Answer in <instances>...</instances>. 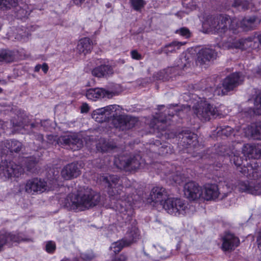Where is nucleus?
<instances>
[{
	"label": "nucleus",
	"instance_id": "1",
	"mask_svg": "<svg viewBox=\"0 0 261 261\" xmlns=\"http://www.w3.org/2000/svg\"><path fill=\"white\" fill-rule=\"evenodd\" d=\"M100 200V195L89 188L81 189L67 197L68 206L71 209L82 211L97 205Z\"/></svg>",
	"mask_w": 261,
	"mask_h": 261
},
{
	"label": "nucleus",
	"instance_id": "2",
	"mask_svg": "<svg viewBox=\"0 0 261 261\" xmlns=\"http://www.w3.org/2000/svg\"><path fill=\"white\" fill-rule=\"evenodd\" d=\"M119 178L115 175L102 176L100 178V181L108 184L110 188L108 193L111 200H127L130 201L128 198H126L121 184H119Z\"/></svg>",
	"mask_w": 261,
	"mask_h": 261
},
{
	"label": "nucleus",
	"instance_id": "3",
	"mask_svg": "<svg viewBox=\"0 0 261 261\" xmlns=\"http://www.w3.org/2000/svg\"><path fill=\"white\" fill-rule=\"evenodd\" d=\"M58 186L56 179L48 180L47 181H45L37 178L29 180L27 182L24 188L26 192L34 194L54 190Z\"/></svg>",
	"mask_w": 261,
	"mask_h": 261
},
{
	"label": "nucleus",
	"instance_id": "4",
	"mask_svg": "<svg viewBox=\"0 0 261 261\" xmlns=\"http://www.w3.org/2000/svg\"><path fill=\"white\" fill-rule=\"evenodd\" d=\"M163 208L168 214L175 216L185 215L188 209L184 200L174 197L167 198Z\"/></svg>",
	"mask_w": 261,
	"mask_h": 261
},
{
	"label": "nucleus",
	"instance_id": "5",
	"mask_svg": "<svg viewBox=\"0 0 261 261\" xmlns=\"http://www.w3.org/2000/svg\"><path fill=\"white\" fill-rule=\"evenodd\" d=\"M143 161L141 157L137 154L135 156L123 155L116 157L114 164L120 169L126 170H136L142 166Z\"/></svg>",
	"mask_w": 261,
	"mask_h": 261
},
{
	"label": "nucleus",
	"instance_id": "6",
	"mask_svg": "<svg viewBox=\"0 0 261 261\" xmlns=\"http://www.w3.org/2000/svg\"><path fill=\"white\" fill-rule=\"evenodd\" d=\"M230 22V18L228 16L220 15L208 18L205 24L211 31L221 35L228 30Z\"/></svg>",
	"mask_w": 261,
	"mask_h": 261
},
{
	"label": "nucleus",
	"instance_id": "7",
	"mask_svg": "<svg viewBox=\"0 0 261 261\" xmlns=\"http://www.w3.org/2000/svg\"><path fill=\"white\" fill-rule=\"evenodd\" d=\"M244 81V76L240 72H234L227 76L223 81V89H217L216 92L219 95H224L235 87L242 84Z\"/></svg>",
	"mask_w": 261,
	"mask_h": 261
},
{
	"label": "nucleus",
	"instance_id": "8",
	"mask_svg": "<svg viewBox=\"0 0 261 261\" xmlns=\"http://www.w3.org/2000/svg\"><path fill=\"white\" fill-rule=\"evenodd\" d=\"M23 172L22 167L11 161H2L0 163V176L6 178L18 177Z\"/></svg>",
	"mask_w": 261,
	"mask_h": 261
},
{
	"label": "nucleus",
	"instance_id": "9",
	"mask_svg": "<svg viewBox=\"0 0 261 261\" xmlns=\"http://www.w3.org/2000/svg\"><path fill=\"white\" fill-rule=\"evenodd\" d=\"M185 197L189 200H196L201 199L202 187L194 181H190L185 184L184 187Z\"/></svg>",
	"mask_w": 261,
	"mask_h": 261
},
{
	"label": "nucleus",
	"instance_id": "10",
	"mask_svg": "<svg viewBox=\"0 0 261 261\" xmlns=\"http://www.w3.org/2000/svg\"><path fill=\"white\" fill-rule=\"evenodd\" d=\"M115 95L116 93L113 91L99 88L89 89L86 91V93L87 98L93 101H96L104 97L111 98Z\"/></svg>",
	"mask_w": 261,
	"mask_h": 261
},
{
	"label": "nucleus",
	"instance_id": "11",
	"mask_svg": "<svg viewBox=\"0 0 261 261\" xmlns=\"http://www.w3.org/2000/svg\"><path fill=\"white\" fill-rule=\"evenodd\" d=\"M222 249L224 251H232L237 247L240 243L239 238L234 234L227 232L222 238Z\"/></svg>",
	"mask_w": 261,
	"mask_h": 261
},
{
	"label": "nucleus",
	"instance_id": "12",
	"mask_svg": "<svg viewBox=\"0 0 261 261\" xmlns=\"http://www.w3.org/2000/svg\"><path fill=\"white\" fill-rule=\"evenodd\" d=\"M220 194L218 186L216 184H207L202 187L201 199L207 201L215 200Z\"/></svg>",
	"mask_w": 261,
	"mask_h": 261
},
{
	"label": "nucleus",
	"instance_id": "13",
	"mask_svg": "<svg viewBox=\"0 0 261 261\" xmlns=\"http://www.w3.org/2000/svg\"><path fill=\"white\" fill-rule=\"evenodd\" d=\"M195 114L200 113L205 114H217L218 113L217 109L210 105L205 100L198 101L193 107Z\"/></svg>",
	"mask_w": 261,
	"mask_h": 261
},
{
	"label": "nucleus",
	"instance_id": "14",
	"mask_svg": "<svg viewBox=\"0 0 261 261\" xmlns=\"http://www.w3.org/2000/svg\"><path fill=\"white\" fill-rule=\"evenodd\" d=\"M150 198L154 203H159L164 207V203L167 198L170 197L168 196V193L166 189L163 187H155L151 190Z\"/></svg>",
	"mask_w": 261,
	"mask_h": 261
},
{
	"label": "nucleus",
	"instance_id": "15",
	"mask_svg": "<svg viewBox=\"0 0 261 261\" xmlns=\"http://www.w3.org/2000/svg\"><path fill=\"white\" fill-rule=\"evenodd\" d=\"M256 163L254 162L247 166H244L238 169L239 172L248 178L255 179L261 176L260 170L261 167H256Z\"/></svg>",
	"mask_w": 261,
	"mask_h": 261
},
{
	"label": "nucleus",
	"instance_id": "16",
	"mask_svg": "<svg viewBox=\"0 0 261 261\" xmlns=\"http://www.w3.org/2000/svg\"><path fill=\"white\" fill-rule=\"evenodd\" d=\"M23 239L18 233H9L0 234V251H2L6 245H12L13 243H18Z\"/></svg>",
	"mask_w": 261,
	"mask_h": 261
},
{
	"label": "nucleus",
	"instance_id": "17",
	"mask_svg": "<svg viewBox=\"0 0 261 261\" xmlns=\"http://www.w3.org/2000/svg\"><path fill=\"white\" fill-rule=\"evenodd\" d=\"M255 38L249 37L246 39H241L234 41L230 44L227 46L228 48H238L242 50L247 49L249 48H254L256 47Z\"/></svg>",
	"mask_w": 261,
	"mask_h": 261
},
{
	"label": "nucleus",
	"instance_id": "18",
	"mask_svg": "<svg viewBox=\"0 0 261 261\" xmlns=\"http://www.w3.org/2000/svg\"><path fill=\"white\" fill-rule=\"evenodd\" d=\"M128 111L117 105H112L99 108L93 112V114H124Z\"/></svg>",
	"mask_w": 261,
	"mask_h": 261
},
{
	"label": "nucleus",
	"instance_id": "19",
	"mask_svg": "<svg viewBox=\"0 0 261 261\" xmlns=\"http://www.w3.org/2000/svg\"><path fill=\"white\" fill-rule=\"evenodd\" d=\"M242 152L249 158H261V145L245 144L242 148Z\"/></svg>",
	"mask_w": 261,
	"mask_h": 261
},
{
	"label": "nucleus",
	"instance_id": "20",
	"mask_svg": "<svg viewBox=\"0 0 261 261\" xmlns=\"http://www.w3.org/2000/svg\"><path fill=\"white\" fill-rule=\"evenodd\" d=\"M59 140L61 142L63 141L64 144L68 145L70 148L73 151L80 149L83 146V141L78 139L75 134L61 137Z\"/></svg>",
	"mask_w": 261,
	"mask_h": 261
},
{
	"label": "nucleus",
	"instance_id": "21",
	"mask_svg": "<svg viewBox=\"0 0 261 261\" xmlns=\"http://www.w3.org/2000/svg\"><path fill=\"white\" fill-rule=\"evenodd\" d=\"M81 174L77 166L73 163L65 166L61 171L62 177L65 180L76 178Z\"/></svg>",
	"mask_w": 261,
	"mask_h": 261
},
{
	"label": "nucleus",
	"instance_id": "22",
	"mask_svg": "<svg viewBox=\"0 0 261 261\" xmlns=\"http://www.w3.org/2000/svg\"><path fill=\"white\" fill-rule=\"evenodd\" d=\"M92 74L99 78L107 77L113 73V69L109 65L101 64L94 68L91 71Z\"/></svg>",
	"mask_w": 261,
	"mask_h": 261
},
{
	"label": "nucleus",
	"instance_id": "23",
	"mask_svg": "<svg viewBox=\"0 0 261 261\" xmlns=\"http://www.w3.org/2000/svg\"><path fill=\"white\" fill-rule=\"evenodd\" d=\"M217 57V53L212 49L203 48L198 53L197 62L202 64L206 61L214 60Z\"/></svg>",
	"mask_w": 261,
	"mask_h": 261
},
{
	"label": "nucleus",
	"instance_id": "24",
	"mask_svg": "<svg viewBox=\"0 0 261 261\" xmlns=\"http://www.w3.org/2000/svg\"><path fill=\"white\" fill-rule=\"evenodd\" d=\"M256 18L255 16H252L248 18H244L240 22V27L245 31L254 29L258 24Z\"/></svg>",
	"mask_w": 261,
	"mask_h": 261
},
{
	"label": "nucleus",
	"instance_id": "25",
	"mask_svg": "<svg viewBox=\"0 0 261 261\" xmlns=\"http://www.w3.org/2000/svg\"><path fill=\"white\" fill-rule=\"evenodd\" d=\"M92 49V42L89 38H84L80 40L77 45V49L80 53L84 55L90 53Z\"/></svg>",
	"mask_w": 261,
	"mask_h": 261
},
{
	"label": "nucleus",
	"instance_id": "26",
	"mask_svg": "<svg viewBox=\"0 0 261 261\" xmlns=\"http://www.w3.org/2000/svg\"><path fill=\"white\" fill-rule=\"evenodd\" d=\"M97 149L101 152H107L113 150L116 147L115 143L112 141H106L103 139H100L99 142L96 144Z\"/></svg>",
	"mask_w": 261,
	"mask_h": 261
},
{
	"label": "nucleus",
	"instance_id": "27",
	"mask_svg": "<svg viewBox=\"0 0 261 261\" xmlns=\"http://www.w3.org/2000/svg\"><path fill=\"white\" fill-rule=\"evenodd\" d=\"M21 148V143L16 140L6 141L5 142V148L2 147L1 152L3 153L7 149L10 152H18L20 151Z\"/></svg>",
	"mask_w": 261,
	"mask_h": 261
},
{
	"label": "nucleus",
	"instance_id": "28",
	"mask_svg": "<svg viewBox=\"0 0 261 261\" xmlns=\"http://www.w3.org/2000/svg\"><path fill=\"white\" fill-rule=\"evenodd\" d=\"M245 135L247 137H252L255 139H261V124L258 126L253 125L248 127L245 131Z\"/></svg>",
	"mask_w": 261,
	"mask_h": 261
},
{
	"label": "nucleus",
	"instance_id": "29",
	"mask_svg": "<svg viewBox=\"0 0 261 261\" xmlns=\"http://www.w3.org/2000/svg\"><path fill=\"white\" fill-rule=\"evenodd\" d=\"M136 239V237H133V238L129 240L128 241L122 240L112 244L110 247V249L112 250L115 253H119L121 249L125 246L129 245L132 244Z\"/></svg>",
	"mask_w": 261,
	"mask_h": 261
},
{
	"label": "nucleus",
	"instance_id": "30",
	"mask_svg": "<svg viewBox=\"0 0 261 261\" xmlns=\"http://www.w3.org/2000/svg\"><path fill=\"white\" fill-rule=\"evenodd\" d=\"M186 42L173 41L163 47V53L169 55L170 54L175 53L179 49L181 46L186 44Z\"/></svg>",
	"mask_w": 261,
	"mask_h": 261
},
{
	"label": "nucleus",
	"instance_id": "31",
	"mask_svg": "<svg viewBox=\"0 0 261 261\" xmlns=\"http://www.w3.org/2000/svg\"><path fill=\"white\" fill-rule=\"evenodd\" d=\"M226 151V153L230 157V161H233L234 164L237 168V169L241 167L243 164V160L239 156V151L234 148L231 151L228 150Z\"/></svg>",
	"mask_w": 261,
	"mask_h": 261
},
{
	"label": "nucleus",
	"instance_id": "32",
	"mask_svg": "<svg viewBox=\"0 0 261 261\" xmlns=\"http://www.w3.org/2000/svg\"><path fill=\"white\" fill-rule=\"evenodd\" d=\"M15 58V55L11 50L4 49L0 51V62H12Z\"/></svg>",
	"mask_w": 261,
	"mask_h": 261
},
{
	"label": "nucleus",
	"instance_id": "33",
	"mask_svg": "<svg viewBox=\"0 0 261 261\" xmlns=\"http://www.w3.org/2000/svg\"><path fill=\"white\" fill-rule=\"evenodd\" d=\"M252 181H239L237 185V188L240 192H245L249 194L253 193V191L250 190Z\"/></svg>",
	"mask_w": 261,
	"mask_h": 261
},
{
	"label": "nucleus",
	"instance_id": "34",
	"mask_svg": "<svg viewBox=\"0 0 261 261\" xmlns=\"http://www.w3.org/2000/svg\"><path fill=\"white\" fill-rule=\"evenodd\" d=\"M254 109H250L247 113L249 114H261V91L257 95L254 100Z\"/></svg>",
	"mask_w": 261,
	"mask_h": 261
},
{
	"label": "nucleus",
	"instance_id": "35",
	"mask_svg": "<svg viewBox=\"0 0 261 261\" xmlns=\"http://www.w3.org/2000/svg\"><path fill=\"white\" fill-rule=\"evenodd\" d=\"M124 116L125 115H113V122L116 127L123 129L124 126H125V128L127 127V124Z\"/></svg>",
	"mask_w": 261,
	"mask_h": 261
},
{
	"label": "nucleus",
	"instance_id": "36",
	"mask_svg": "<svg viewBox=\"0 0 261 261\" xmlns=\"http://www.w3.org/2000/svg\"><path fill=\"white\" fill-rule=\"evenodd\" d=\"M18 0H0V9L6 10L17 6Z\"/></svg>",
	"mask_w": 261,
	"mask_h": 261
},
{
	"label": "nucleus",
	"instance_id": "37",
	"mask_svg": "<svg viewBox=\"0 0 261 261\" xmlns=\"http://www.w3.org/2000/svg\"><path fill=\"white\" fill-rule=\"evenodd\" d=\"M133 8L136 11H141L146 4L144 0H129Z\"/></svg>",
	"mask_w": 261,
	"mask_h": 261
},
{
	"label": "nucleus",
	"instance_id": "38",
	"mask_svg": "<svg viewBox=\"0 0 261 261\" xmlns=\"http://www.w3.org/2000/svg\"><path fill=\"white\" fill-rule=\"evenodd\" d=\"M240 27V22L236 18L230 19V23L228 24V30L231 31L233 33H237L239 31L238 29Z\"/></svg>",
	"mask_w": 261,
	"mask_h": 261
},
{
	"label": "nucleus",
	"instance_id": "39",
	"mask_svg": "<svg viewBox=\"0 0 261 261\" xmlns=\"http://www.w3.org/2000/svg\"><path fill=\"white\" fill-rule=\"evenodd\" d=\"M223 187L225 192L227 194L231 193L235 188H237V185H234L232 180L228 179L225 180Z\"/></svg>",
	"mask_w": 261,
	"mask_h": 261
},
{
	"label": "nucleus",
	"instance_id": "40",
	"mask_svg": "<svg viewBox=\"0 0 261 261\" xmlns=\"http://www.w3.org/2000/svg\"><path fill=\"white\" fill-rule=\"evenodd\" d=\"M250 190L253 191V193H249V194L261 196V182L255 183L252 182Z\"/></svg>",
	"mask_w": 261,
	"mask_h": 261
},
{
	"label": "nucleus",
	"instance_id": "41",
	"mask_svg": "<svg viewBox=\"0 0 261 261\" xmlns=\"http://www.w3.org/2000/svg\"><path fill=\"white\" fill-rule=\"evenodd\" d=\"M173 107H177V108L175 110L176 112L179 113V112H184V113H187L188 110L190 109V107L188 105L184 106H178L177 104L174 105V104H171L168 105V108L171 109Z\"/></svg>",
	"mask_w": 261,
	"mask_h": 261
},
{
	"label": "nucleus",
	"instance_id": "42",
	"mask_svg": "<svg viewBox=\"0 0 261 261\" xmlns=\"http://www.w3.org/2000/svg\"><path fill=\"white\" fill-rule=\"evenodd\" d=\"M174 183L177 185H180L184 181V177L180 174H176L172 175Z\"/></svg>",
	"mask_w": 261,
	"mask_h": 261
},
{
	"label": "nucleus",
	"instance_id": "43",
	"mask_svg": "<svg viewBox=\"0 0 261 261\" xmlns=\"http://www.w3.org/2000/svg\"><path fill=\"white\" fill-rule=\"evenodd\" d=\"M56 249L55 243L52 241L47 242L46 245V251L48 253H53Z\"/></svg>",
	"mask_w": 261,
	"mask_h": 261
},
{
	"label": "nucleus",
	"instance_id": "44",
	"mask_svg": "<svg viewBox=\"0 0 261 261\" xmlns=\"http://www.w3.org/2000/svg\"><path fill=\"white\" fill-rule=\"evenodd\" d=\"M176 33H179L180 35L186 38H189L190 36L189 30L185 28H182L179 30H177Z\"/></svg>",
	"mask_w": 261,
	"mask_h": 261
},
{
	"label": "nucleus",
	"instance_id": "45",
	"mask_svg": "<svg viewBox=\"0 0 261 261\" xmlns=\"http://www.w3.org/2000/svg\"><path fill=\"white\" fill-rule=\"evenodd\" d=\"M130 54L131 57L133 59L137 60H140L142 59V56L141 54L139 53L138 51L136 49L132 50L130 51Z\"/></svg>",
	"mask_w": 261,
	"mask_h": 261
},
{
	"label": "nucleus",
	"instance_id": "46",
	"mask_svg": "<svg viewBox=\"0 0 261 261\" xmlns=\"http://www.w3.org/2000/svg\"><path fill=\"white\" fill-rule=\"evenodd\" d=\"M186 8L189 9V10H187V12L188 13L195 10L196 9V5L194 2H191L187 5Z\"/></svg>",
	"mask_w": 261,
	"mask_h": 261
},
{
	"label": "nucleus",
	"instance_id": "47",
	"mask_svg": "<svg viewBox=\"0 0 261 261\" xmlns=\"http://www.w3.org/2000/svg\"><path fill=\"white\" fill-rule=\"evenodd\" d=\"M104 116L105 115H92V118L95 119L96 122L101 123L105 119Z\"/></svg>",
	"mask_w": 261,
	"mask_h": 261
},
{
	"label": "nucleus",
	"instance_id": "48",
	"mask_svg": "<svg viewBox=\"0 0 261 261\" xmlns=\"http://www.w3.org/2000/svg\"><path fill=\"white\" fill-rule=\"evenodd\" d=\"M90 108L86 103H83L81 106V112L82 113H87L89 111Z\"/></svg>",
	"mask_w": 261,
	"mask_h": 261
},
{
	"label": "nucleus",
	"instance_id": "49",
	"mask_svg": "<svg viewBox=\"0 0 261 261\" xmlns=\"http://www.w3.org/2000/svg\"><path fill=\"white\" fill-rule=\"evenodd\" d=\"M232 132V129L230 127L227 126L225 128L222 130V133L226 136L230 135Z\"/></svg>",
	"mask_w": 261,
	"mask_h": 261
},
{
	"label": "nucleus",
	"instance_id": "50",
	"mask_svg": "<svg viewBox=\"0 0 261 261\" xmlns=\"http://www.w3.org/2000/svg\"><path fill=\"white\" fill-rule=\"evenodd\" d=\"M127 260V257L124 255L121 254L119 256L115 257L113 261H126Z\"/></svg>",
	"mask_w": 261,
	"mask_h": 261
},
{
	"label": "nucleus",
	"instance_id": "51",
	"mask_svg": "<svg viewBox=\"0 0 261 261\" xmlns=\"http://www.w3.org/2000/svg\"><path fill=\"white\" fill-rule=\"evenodd\" d=\"M258 248L261 250V231H259L258 238L257 239Z\"/></svg>",
	"mask_w": 261,
	"mask_h": 261
},
{
	"label": "nucleus",
	"instance_id": "52",
	"mask_svg": "<svg viewBox=\"0 0 261 261\" xmlns=\"http://www.w3.org/2000/svg\"><path fill=\"white\" fill-rule=\"evenodd\" d=\"M41 68L45 73H46L48 70V65L46 63H44L41 65Z\"/></svg>",
	"mask_w": 261,
	"mask_h": 261
},
{
	"label": "nucleus",
	"instance_id": "53",
	"mask_svg": "<svg viewBox=\"0 0 261 261\" xmlns=\"http://www.w3.org/2000/svg\"><path fill=\"white\" fill-rule=\"evenodd\" d=\"M72 1H73V3L75 5H77V6L81 5L85 1V0H72Z\"/></svg>",
	"mask_w": 261,
	"mask_h": 261
},
{
	"label": "nucleus",
	"instance_id": "54",
	"mask_svg": "<svg viewBox=\"0 0 261 261\" xmlns=\"http://www.w3.org/2000/svg\"><path fill=\"white\" fill-rule=\"evenodd\" d=\"M41 65H40V64H37L35 67V69H34V71L35 72H38L40 69H41Z\"/></svg>",
	"mask_w": 261,
	"mask_h": 261
},
{
	"label": "nucleus",
	"instance_id": "55",
	"mask_svg": "<svg viewBox=\"0 0 261 261\" xmlns=\"http://www.w3.org/2000/svg\"><path fill=\"white\" fill-rule=\"evenodd\" d=\"M257 73L261 75V65L260 67H258V69L256 71Z\"/></svg>",
	"mask_w": 261,
	"mask_h": 261
},
{
	"label": "nucleus",
	"instance_id": "56",
	"mask_svg": "<svg viewBox=\"0 0 261 261\" xmlns=\"http://www.w3.org/2000/svg\"><path fill=\"white\" fill-rule=\"evenodd\" d=\"M257 40L261 45V34L257 36Z\"/></svg>",
	"mask_w": 261,
	"mask_h": 261
},
{
	"label": "nucleus",
	"instance_id": "57",
	"mask_svg": "<svg viewBox=\"0 0 261 261\" xmlns=\"http://www.w3.org/2000/svg\"><path fill=\"white\" fill-rule=\"evenodd\" d=\"M158 53L159 54H161L162 53H163V47L158 50Z\"/></svg>",
	"mask_w": 261,
	"mask_h": 261
},
{
	"label": "nucleus",
	"instance_id": "58",
	"mask_svg": "<svg viewBox=\"0 0 261 261\" xmlns=\"http://www.w3.org/2000/svg\"><path fill=\"white\" fill-rule=\"evenodd\" d=\"M164 107H165V106H164V105H160V106H158V109L159 110H161V109H162V108H164Z\"/></svg>",
	"mask_w": 261,
	"mask_h": 261
},
{
	"label": "nucleus",
	"instance_id": "59",
	"mask_svg": "<svg viewBox=\"0 0 261 261\" xmlns=\"http://www.w3.org/2000/svg\"><path fill=\"white\" fill-rule=\"evenodd\" d=\"M223 192H224V194L225 195V196H226V195H225V194H226V193H226V192H224V190Z\"/></svg>",
	"mask_w": 261,
	"mask_h": 261
},
{
	"label": "nucleus",
	"instance_id": "60",
	"mask_svg": "<svg viewBox=\"0 0 261 261\" xmlns=\"http://www.w3.org/2000/svg\"><path fill=\"white\" fill-rule=\"evenodd\" d=\"M161 122H162V123H164V120H162H162H161Z\"/></svg>",
	"mask_w": 261,
	"mask_h": 261
},
{
	"label": "nucleus",
	"instance_id": "61",
	"mask_svg": "<svg viewBox=\"0 0 261 261\" xmlns=\"http://www.w3.org/2000/svg\"><path fill=\"white\" fill-rule=\"evenodd\" d=\"M2 91V88H0V93Z\"/></svg>",
	"mask_w": 261,
	"mask_h": 261
},
{
	"label": "nucleus",
	"instance_id": "62",
	"mask_svg": "<svg viewBox=\"0 0 261 261\" xmlns=\"http://www.w3.org/2000/svg\"><path fill=\"white\" fill-rule=\"evenodd\" d=\"M162 79H163L161 77H159V80H162Z\"/></svg>",
	"mask_w": 261,
	"mask_h": 261
}]
</instances>
